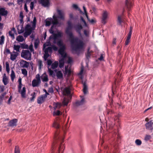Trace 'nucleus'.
I'll use <instances>...</instances> for the list:
<instances>
[{"instance_id":"obj_1","label":"nucleus","mask_w":153,"mask_h":153,"mask_svg":"<svg viewBox=\"0 0 153 153\" xmlns=\"http://www.w3.org/2000/svg\"><path fill=\"white\" fill-rule=\"evenodd\" d=\"M111 106V108L110 109H108L106 106L105 108L107 114H111V117L114 118V121L118 122L116 126L114 125L113 128H112V133L110 134V135L111 137L109 140V142L111 145L115 146L118 145L119 140L120 139V137L118 133L120 127V124L118 120L121 115V113H115L114 110V108H113L112 107V106Z\"/></svg>"},{"instance_id":"obj_2","label":"nucleus","mask_w":153,"mask_h":153,"mask_svg":"<svg viewBox=\"0 0 153 153\" xmlns=\"http://www.w3.org/2000/svg\"><path fill=\"white\" fill-rule=\"evenodd\" d=\"M72 28V24L71 21L69 20L68 22V26L66 28L65 33L69 37L72 52L74 51L79 55L81 50L83 49L84 44L82 40L77 37H74L71 30Z\"/></svg>"},{"instance_id":"obj_3","label":"nucleus","mask_w":153,"mask_h":153,"mask_svg":"<svg viewBox=\"0 0 153 153\" xmlns=\"http://www.w3.org/2000/svg\"><path fill=\"white\" fill-rule=\"evenodd\" d=\"M51 24L52 25L49 29V31L52 35L49 37L47 41H48V42H49L52 39L53 40V42H54L58 41L59 39H62L61 38L62 34L61 32L59 30H57L56 33V31L54 30V28H55L56 26L55 22H52Z\"/></svg>"},{"instance_id":"obj_4","label":"nucleus","mask_w":153,"mask_h":153,"mask_svg":"<svg viewBox=\"0 0 153 153\" xmlns=\"http://www.w3.org/2000/svg\"><path fill=\"white\" fill-rule=\"evenodd\" d=\"M53 42L54 44H56L59 48L58 52L59 54L61 55V57L60 58L65 59L67 53L64 51L66 49V47L65 45L63 44L62 39H59L57 41Z\"/></svg>"},{"instance_id":"obj_5","label":"nucleus","mask_w":153,"mask_h":153,"mask_svg":"<svg viewBox=\"0 0 153 153\" xmlns=\"http://www.w3.org/2000/svg\"><path fill=\"white\" fill-rule=\"evenodd\" d=\"M31 53L28 50H22L21 56L22 58L27 60H30L31 59Z\"/></svg>"},{"instance_id":"obj_6","label":"nucleus","mask_w":153,"mask_h":153,"mask_svg":"<svg viewBox=\"0 0 153 153\" xmlns=\"http://www.w3.org/2000/svg\"><path fill=\"white\" fill-rule=\"evenodd\" d=\"M58 15L54 14L53 16V18L54 21L56 20V19H59L62 20H64L65 17L64 14L61 10L57 9V10Z\"/></svg>"},{"instance_id":"obj_7","label":"nucleus","mask_w":153,"mask_h":153,"mask_svg":"<svg viewBox=\"0 0 153 153\" xmlns=\"http://www.w3.org/2000/svg\"><path fill=\"white\" fill-rule=\"evenodd\" d=\"M22 85V84H19V85L18 86V91L21 94V97L22 98H26V88L25 86L23 87L22 90H21Z\"/></svg>"},{"instance_id":"obj_8","label":"nucleus","mask_w":153,"mask_h":153,"mask_svg":"<svg viewBox=\"0 0 153 153\" xmlns=\"http://www.w3.org/2000/svg\"><path fill=\"white\" fill-rule=\"evenodd\" d=\"M61 106H54L53 107L54 111L53 112V116H57L62 114V112L59 110H56V108L59 107L60 108ZM65 108V106H63Z\"/></svg>"},{"instance_id":"obj_9","label":"nucleus","mask_w":153,"mask_h":153,"mask_svg":"<svg viewBox=\"0 0 153 153\" xmlns=\"http://www.w3.org/2000/svg\"><path fill=\"white\" fill-rule=\"evenodd\" d=\"M18 120L16 119H14L10 120L7 124V126L14 127L17 125Z\"/></svg>"},{"instance_id":"obj_10","label":"nucleus","mask_w":153,"mask_h":153,"mask_svg":"<svg viewBox=\"0 0 153 153\" xmlns=\"http://www.w3.org/2000/svg\"><path fill=\"white\" fill-rule=\"evenodd\" d=\"M74 28L77 32L78 33L79 35L81 36L82 34L81 33V30L83 28L82 26L80 24H78L76 25Z\"/></svg>"},{"instance_id":"obj_11","label":"nucleus","mask_w":153,"mask_h":153,"mask_svg":"<svg viewBox=\"0 0 153 153\" xmlns=\"http://www.w3.org/2000/svg\"><path fill=\"white\" fill-rule=\"evenodd\" d=\"M132 32L131 27H130L129 31L128 34L127 39L125 42V45L126 46L128 45L130 42V39L131 38Z\"/></svg>"},{"instance_id":"obj_12","label":"nucleus","mask_w":153,"mask_h":153,"mask_svg":"<svg viewBox=\"0 0 153 153\" xmlns=\"http://www.w3.org/2000/svg\"><path fill=\"white\" fill-rule=\"evenodd\" d=\"M30 63L24 60H21L20 62V66L23 68H28L29 66Z\"/></svg>"},{"instance_id":"obj_13","label":"nucleus","mask_w":153,"mask_h":153,"mask_svg":"<svg viewBox=\"0 0 153 153\" xmlns=\"http://www.w3.org/2000/svg\"><path fill=\"white\" fill-rule=\"evenodd\" d=\"M86 106H73L72 108L76 112H78L85 109L86 107Z\"/></svg>"},{"instance_id":"obj_14","label":"nucleus","mask_w":153,"mask_h":153,"mask_svg":"<svg viewBox=\"0 0 153 153\" xmlns=\"http://www.w3.org/2000/svg\"><path fill=\"white\" fill-rule=\"evenodd\" d=\"M39 2L45 7H48L50 5L49 0H40Z\"/></svg>"},{"instance_id":"obj_15","label":"nucleus","mask_w":153,"mask_h":153,"mask_svg":"<svg viewBox=\"0 0 153 153\" xmlns=\"http://www.w3.org/2000/svg\"><path fill=\"white\" fill-rule=\"evenodd\" d=\"M8 14V11L5 10L4 7L0 8V15L2 16H6Z\"/></svg>"},{"instance_id":"obj_16","label":"nucleus","mask_w":153,"mask_h":153,"mask_svg":"<svg viewBox=\"0 0 153 153\" xmlns=\"http://www.w3.org/2000/svg\"><path fill=\"white\" fill-rule=\"evenodd\" d=\"M69 99L67 98L64 97L63 98L62 103L63 105H68V104L69 103ZM53 105H61L60 104H59L58 102H57L56 103H55V102H54L53 104Z\"/></svg>"},{"instance_id":"obj_17","label":"nucleus","mask_w":153,"mask_h":153,"mask_svg":"<svg viewBox=\"0 0 153 153\" xmlns=\"http://www.w3.org/2000/svg\"><path fill=\"white\" fill-rule=\"evenodd\" d=\"M46 98V96L45 95V96H43L42 95H41L39 97L37 100V103L39 104H41L43 103Z\"/></svg>"},{"instance_id":"obj_18","label":"nucleus","mask_w":153,"mask_h":153,"mask_svg":"<svg viewBox=\"0 0 153 153\" xmlns=\"http://www.w3.org/2000/svg\"><path fill=\"white\" fill-rule=\"evenodd\" d=\"M153 125V123L152 120H150L149 122L146 123L145 124L146 128L152 130L153 129V128L152 126Z\"/></svg>"},{"instance_id":"obj_19","label":"nucleus","mask_w":153,"mask_h":153,"mask_svg":"<svg viewBox=\"0 0 153 153\" xmlns=\"http://www.w3.org/2000/svg\"><path fill=\"white\" fill-rule=\"evenodd\" d=\"M80 97L81 100H78L76 102V105H82L84 104L85 102L84 97V96H80Z\"/></svg>"},{"instance_id":"obj_20","label":"nucleus","mask_w":153,"mask_h":153,"mask_svg":"<svg viewBox=\"0 0 153 153\" xmlns=\"http://www.w3.org/2000/svg\"><path fill=\"white\" fill-rule=\"evenodd\" d=\"M53 18H52L51 17L48 18L46 19L45 20V26H50L52 24L53 22Z\"/></svg>"},{"instance_id":"obj_21","label":"nucleus","mask_w":153,"mask_h":153,"mask_svg":"<svg viewBox=\"0 0 153 153\" xmlns=\"http://www.w3.org/2000/svg\"><path fill=\"white\" fill-rule=\"evenodd\" d=\"M108 17L107 12L106 11L104 12L102 14V23L105 25L106 23L105 20L107 19Z\"/></svg>"},{"instance_id":"obj_22","label":"nucleus","mask_w":153,"mask_h":153,"mask_svg":"<svg viewBox=\"0 0 153 153\" xmlns=\"http://www.w3.org/2000/svg\"><path fill=\"white\" fill-rule=\"evenodd\" d=\"M41 81H39L37 79H34L33 80L32 82V86L33 87H38L41 83Z\"/></svg>"},{"instance_id":"obj_23","label":"nucleus","mask_w":153,"mask_h":153,"mask_svg":"<svg viewBox=\"0 0 153 153\" xmlns=\"http://www.w3.org/2000/svg\"><path fill=\"white\" fill-rule=\"evenodd\" d=\"M2 82L4 85H7L8 83V78L6 76V74L4 73L3 76Z\"/></svg>"},{"instance_id":"obj_24","label":"nucleus","mask_w":153,"mask_h":153,"mask_svg":"<svg viewBox=\"0 0 153 153\" xmlns=\"http://www.w3.org/2000/svg\"><path fill=\"white\" fill-rule=\"evenodd\" d=\"M56 76L57 78L59 79H61L63 78V74L61 71L57 70L56 72Z\"/></svg>"},{"instance_id":"obj_25","label":"nucleus","mask_w":153,"mask_h":153,"mask_svg":"<svg viewBox=\"0 0 153 153\" xmlns=\"http://www.w3.org/2000/svg\"><path fill=\"white\" fill-rule=\"evenodd\" d=\"M20 46L19 45H14L13 46V50H15L16 51V52H15L13 51V53H16L17 54H18V52H20Z\"/></svg>"},{"instance_id":"obj_26","label":"nucleus","mask_w":153,"mask_h":153,"mask_svg":"<svg viewBox=\"0 0 153 153\" xmlns=\"http://www.w3.org/2000/svg\"><path fill=\"white\" fill-rule=\"evenodd\" d=\"M41 79L43 82H47L48 80V76L45 73H44L41 76Z\"/></svg>"},{"instance_id":"obj_27","label":"nucleus","mask_w":153,"mask_h":153,"mask_svg":"<svg viewBox=\"0 0 153 153\" xmlns=\"http://www.w3.org/2000/svg\"><path fill=\"white\" fill-rule=\"evenodd\" d=\"M125 6L129 10L132 6L131 3L129 0H126L125 2Z\"/></svg>"},{"instance_id":"obj_28","label":"nucleus","mask_w":153,"mask_h":153,"mask_svg":"<svg viewBox=\"0 0 153 153\" xmlns=\"http://www.w3.org/2000/svg\"><path fill=\"white\" fill-rule=\"evenodd\" d=\"M16 40L19 42H22L25 40V39L22 36L19 35L17 37Z\"/></svg>"},{"instance_id":"obj_29","label":"nucleus","mask_w":153,"mask_h":153,"mask_svg":"<svg viewBox=\"0 0 153 153\" xmlns=\"http://www.w3.org/2000/svg\"><path fill=\"white\" fill-rule=\"evenodd\" d=\"M25 28L26 31H27V30H34L35 28L33 27H32L31 25L30 24H27L26 25Z\"/></svg>"},{"instance_id":"obj_30","label":"nucleus","mask_w":153,"mask_h":153,"mask_svg":"<svg viewBox=\"0 0 153 153\" xmlns=\"http://www.w3.org/2000/svg\"><path fill=\"white\" fill-rule=\"evenodd\" d=\"M58 65L59 63L58 62L56 61L52 63L51 67L52 69H54L57 68Z\"/></svg>"},{"instance_id":"obj_31","label":"nucleus","mask_w":153,"mask_h":153,"mask_svg":"<svg viewBox=\"0 0 153 153\" xmlns=\"http://www.w3.org/2000/svg\"><path fill=\"white\" fill-rule=\"evenodd\" d=\"M64 75L65 76L68 73V74H70L71 73V71L68 69V66H65V71H63Z\"/></svg>"},{"instance_id":"obj_32","label":"nucleus","mask_w":153,"mask_h":153,"mask_svg":"<svg viewBox=\"0 0 153 153\" xmlns=\"http://www.w3.org/2000/svg\"><path fill=\"white\" fill-rule=\"evenodd\" d=\"M53 51L52 46H48L46 48L44 49V52L48 53V52L52 53Z\"/></svg>"},{"instance_id":"obj_33","label":"nucleus","mask_w":153,"mask_h":153,"mask_svg":"<svg viewBox=\"0 0 153 153\" xmlns=\"http://www.w3.org/2000/svg\"><path fill=\"white\" fill-rule=\"evenodd\" d=\"M90 48L88 47V48L87 50V54H86V53L85 54V56H86V58L88 60L89 59V58H90L91 56V52L90 51Z\"/></svg>"},{"instance_id":"obj_34","label":"nucleus","mask_w":153,"mask_h":153,"mask_svg":"<svg viewBox=\"0 0 153 153\" xmlns=\"http://www.w3.org/2000/svg\"><path fill=\"white\" fill-rule=\"evenodd\" d=\"M11 73L10 74V77L11 81L13 82L14 79L16 77L15 73L13 70H11Z\"/></svg>"},{"instance_id":"obj_35","label":"nucleus","mask_w":153,"mask_h":153,"mask_svg":"<svg viewBox=\"0 0 153 153\" xmlns=\"http://www.w3.org/2000/svg\"><path fill=\"white\" fill-rule=\"evenodd\" d=\"M39 42V40L38 39L35 40L34 42V47L35 49H36L38 48Z\"/></svg>"},{"instance_id":"obj_36","label":"nucleus","mask_w":153,"mask_h":153,"mask_svg":"<svg viewBox=\"0 0 153 153\" xmlns=\"http://www.w3.org/2000/svg\"><path fill=\"white\" fill-rule=\"evenodd\" d=\"M20 48L23 49H28V45L23 43H20Z\"/></svg>"},{"instance_id":"obj_37","label":"nucleus","mask_w":153,"mask_h":153,"mask_svg":"<svg viewBox=\"0 0 153 153\" xmlns=\"http://www.w3.org/2000/svg\"><path fill=\"white\" fill-rule=\"evenodd\" d=\"M80 20L83 23H84V26L86 27H87L88 28V24H87L86 21L83 17L82 16H80Z\"/></svg>"},{"instance_id":"obj_38","label":"nucleus","mask_w":153,"mask_h":153,"mask_svg":"<svg viewBox=\"0 0 153 153\" xmlns=\"http://www.w3.org/2000/svg\"><path fill=\"white\" fill-rule=\"evenodd\" d=\"M36 17H33V22L31 21V23H32V26L34 28H35L36 27Z\"/></svg>"},{"instance_id":"obj_39","label":"nucleus","mask_w":153,"mask_h":153,"mask_svg":"<svg viewBox=\"0 0 153 153\" xmlns=\"http://www.w3.org/2000/svg\"><path fill=\"white\" fill-rule=\"evenodd\" d=\"M16 54H12V53L10 54V59L12 61H14L16 58L17 54L16 53Z\"/></svg>"},{"instance_id":"obj_40","label":"nucleus","mask_w":153,"mask_h":153,"mask_svg":"<svg viewBox=\"0 0 153 153\" xmlns=\"http://www.w3.org/2000/svg\"><path fill=\"white\" fill-rule=\"evenodd\" d=\"M6 69V71L8 73H9L10 71V68L9 66V64L7 62L5 63Z\"/></svg>"},{"instance_id":"obj_41","label":"nucleus","mask_w":153,"mask_h":153,"mask_svg":"<svg viewBox=\"0 0 153 153\" xmlns=\"http://www.w3.org/2000/svg\"><path fill=\"white\" fill-rule=\"evenodd\" d=\"M35 1H31L30 4V8L31 10H33L34 7Z\"/></svg>"},{"instance_id":"obj_42","label":"nucleus","mask_w":153,"mask_h":153,"mask_svg":"<svg viewBox=\"0 0 153 153\" xmlns=\"http://www.w3.org/2000/svg\"><path fill=\"white\" fill-rule=\"evenodd\" d=\"M22 73L24 76H27V71L25 69H22L21 70Z\"/></svg>"},{"instance_id":"obj_43","label":"nucleus","mask_w":153,"mask_h":153,"mask_svg":"<svg viewBox=\"0 0 153 153\" xmlns=\"http://www.w3.org/2000/svg\"><path fill=\"white\" fill-rule=\"evenodd\" d=\"M135 143L137 146H140L142 144V141L141 140L139 139H136L135 141Z\"/></svg>"},{"instance_id":"obj_44","label":"nucleus","mask_w":153,"mask_h":153,"mask_svg":"<svg viewBox=\"0 0 153 153\" xmlns=\"http://www.w3.org/2000/svg\"><path fill=\"white\" fill-rule=\"evenodd\" d=\"M45 54H44V60L45 61H46V60L48 59L47 58L49 57V54H48V53H47L46 52H45Z\"/></svg>"},{"instance_id":"obj_45","label":"nucleus","mask_w":153,"mask_h":153,"mask_svg":"<svg viewBox=\"0 0 153 153\" xmlns=\"http://www.w3.org/2000/svg\"><path fill=\"white\" fill-rule=\"evenodd\" d=\"M4 37L3 35L0 37V45H2L4 43Z\"/></svg>"},{"instance_id":"obj_46","label":"nucleus","mask_w":153,"mask_h":153,"mask_svg":"<svg viewBox=\"0 0 153 153\" xmlns=\"http://www.w3.org/2000/svg\"><path fill=\"white\" fill-rule=\"evenodd\" d=\"M38 63L39 66V69L40 70L42 67L43 66V65L42 63V62L41 60H38Z\"/></svg>"},{"instance_id":"obj_47","label":"nucleus","mask_w":153,"mask_h":153,"mask_svg":"<svg viewBox=\"0 0 153 153\" xmlns=\"http://www.w3.org/2000/svg\"><path fill=\"white\" fill-rule=\"evenodd\" d=\"M14 153H20L19 147L16 146L15 148Z\"/></svg>"},{"instance_id":"obj_48","label":"nucleus","mask_w":153,"mask_h":153,"mask_svg":"<svg viewBox=\"0 0 153 153\" xmlns=\"http://www.w3.org/2000/svg\"><path fill=\"white\" fill-rule=\"evenodd\" d=\"M64 90L67 94L69 95L70 94L71 91L69 88L65 87L64 88Z\"/></svg>"},{"instance_id":"obj_49","label":"nucleus","mask_w":153,"mask_h":153,"mask_svg":"<svg viewBox=\"0 0 153 153\" xmlns=\"http://www.w3.org/2000/svg\"><path fill=\"white\" fill-rule=\"evenodd\" d=\"M9 35L13 39L15 38V36L14 33H13L12 32L11 30L9 31L8 33Z\"/></svg>"},{"instance_id":"obj_50","label":"nucleus","mask_w":153,"mask_h":153,"mask_svg":"<svg viewBox=\"0 0 153 153\" xmlns=\"http://www.w3.org/2000/svg\"><path fill=\"white\" fill-rule=\"evenodd\" d=\"M47 61V64L48 67L51 66V65L52 64V61L50 59H48L46 60Z\"/></svg>"},{"instance_id":"obj_51","label":"nucleus","mask_w":153,"mask_h":153,"mask_svg":"<svg viewBox=\"0 0 153 153\" xmlns=\"http://www.w3.org/2000/svg\"><path fill=\"white\" fill-rule=\"evenodd\" d=\"M151 138V137L150 135H146L145 136L144 140L146 141H148Z\"/></svg>"},{"instance_id":"obj_52","label":"nucleus","mask_w":153,"mask_h":153,"mask_svg":"<svg viewBox=\"0 0 153 153\" xmlns=\"http://www.w3.org/2000/svg\"><path fill=\"white\" fill-rule=\"evenodd\" d=\"M73 60L71 58L69 57L68 60L67 61V62L68 64H71L72 63H73Z\"/></svg>"},{"instance_id":"obj_53","label":"nucleus","mask_w":153,"mask_h":153,"mask_svg":"<svg viewBox=\"0 0 153 153\" xmlns=\"http://www.w3.org/2000/svg\"><path fill=\"white\" fill-rule=\"evenodd\" d=\"M24 17V16L23 15V12L22 11H21L19 15V19H23Z\"/></svg>"},{"instance_id":"obj_54","label":"nucleus","mask_w":153,"mask_h":153,"mask_svg":"<svg viewBox=\"0 0 153 153\" xmlns=\"http://www.w3.org/2000/svg\"><path fill=\"white\" fill-rule=\"evenodd\" d=\"M117 21L118 22L120 25H121V23L123 22L121 20V17L119 16L117 18Z\"/></svg>"},{"instance_id":"obj_55","label":"nucleus","mask_w":153,"mask_h":153,"mask_svg":"<svg viewBox=\"0 0 153 153\" xmlns=\"http://www.w3.org/2000/svg\"><path fill=\"white\" fill-rule=\"evenodd\" d=\"M83 92L85 94H87L88 92L87 87H83Z\"/></svg>"},{"instance_id":"obj_56","label":"nucleus","mask_w":153,"mask_h":153,"mask_svg":"<svg viewBox=\"0 0 153 153\" xmlns=\"http://www.w3.org/2000/svg\"><path fill=\"white\" fill-rule=\"evenodd\" d=\"M5 52L6 53V54H11V52H10V49H8V48H7L5 50V51H4V54H5Z\"/></svg>"},{"instance_id":"obj_57","label":"nucleus","mask_w":153,"mask_h":153,"mask_svg":"<svg viewBox=\"0 0 153 153\" xmlns=\"http://www.w3.org/2000/svg\"><path fill=\"white\" fill-rule=\"evenodd\" d=\"M19 21L20 22V24L21 25V28H23V24H24V22L23 21V19H19Z\"/></svg>"},{"instance_id":"obj_58","label":"nucleus","mask_w":153,"mask_h":153,"mask_svg":"<svg viewBox=\"0 0 153 153\" xmlns=\"http://www.w3.org/2000/svg\"><path fill=\"white\" fill-rule=\"evenodd\" d=\"M51 46L52 48V50H53L55 51H57L58 50V48L55 45H52Z\"/></svg>"},{"instance_id":"obj_59","label":"nucleus","mask_w":153,"mask_h":153,"mask_svg":"<svg viewBox=\"0 0 153 153\" xmlns=\"http://www.w3.org/2000/svg\"><path fill=\"white\" fill-rule=\"evenodd\" d=\"M73 7L76 10H78V9H79V7H78L77 5L76 4H73L72 5Z\"/></svg>"},{"instance_id":"obj_60","label":"nucleus","mask_w":153,"mask_h":153,"mask_svg":"<svg viewBox=\"0 0 153 153\" xmlns=\"http://www.w3.org/2000/svg\"><path fill=\"white\" fill-rule=\"evenodd\" d=\"M0 93L3 92L5 89V87L3 85L0 86Z\"/></svg>"},{"instance_id":"obj_61","label":"nucleus","mask_w":153,"mask_h":153,"mask_svg":"<svg viewBox=\"0 0 153 153\" xmlns=\"http://www.w3.org/2000/svg\"><path fill=\"white\" fill-rule=\"evenodd\" d=\"M84 34L86 36H88L89 35V32L86 30H84L83 31Z\"/></svg>"},{"instance_id":"obj_62","label":"nucleus","mask_w":153,"mask_h":153,"mask_svg":"<svg viewBox=\"0 0 153 153\" xmlns=\"http://www.w3.org/2000/svg\"><path fill=\"white\" fill-rule=\"evenodd\" d=\"M27 30V31H26V32H27V33L29 35V36L30 35L31 33L33 32V30Z\"/></svg>"},{"instance_id":"obj_63","label":"nucleus","mask_w":153,"mask_h":153,"mask_svg":"<svg viewBox=\"0 0 153 153\" xmlns=\"http://www.w3.org/2000/svg\"><path fill=\"white\" fill-rule=\"evenodd\" d=\"M24 9L26 13H28V12L29 11L28 10L27 7L26 3H25L24 5Z\"/></svg>"},{"instance_id":"obj_64","label":"nucleus","mask_w":153,"mask_h":153,"mask_svg":"<svg viewBox=\"0 0 153 153\" xmlns=\"http://www.w3.org/2000/svg\"><path fill=\"white\" fill-rule=\"evenodd\" d=\"M65 59L60 58L59 59V63H64V61Z\"/></svg>"}]
</instances>
